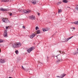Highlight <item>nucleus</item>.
<instances>
[{"label":"nucleus","instance_id":"e433bc0d","mask_svg":"<svg viewBox=\"0 0 78 78\" xmlns=\"http://www.w3.org/2000/svg\"><path fill=\"white\" fill-rule=\"evenodd\" d=\"M9 78H12V77H9Z\"/></svg>","mask_w":78,"mask_h":78},{"label":"nucleus","instance_id":"9d476101","mask_svg":"<svg viewBox=\"0 0 78 78\" xmlns=\"http://www.w3.org/2000/svg\"><path fill=\"white\" fill-rule=\"evenodd\" d=\"M0 62L1 63H5V60L4 59H0Z\"/></svg>","mask_w":78,"mask_h":78},{"label":"nucleus","instance_id":"f3484780","mask_svg":"<svg viewBox=\"0 0 78 78\" xmlns=\"http://www.w3.org/2000/svg\"><path fill=\"white\" fill-rule=\"evenodd\" d=\"M15 52L16 55H18L19 54V51L18 50L16 51Z\"/></svg>","mask_w":78,"mask_h":78},{"label":"nucleus","instance_id":"cd10ccee","mask_svg":"<svg viewBox=\"0 0 78 78\" xmlns=\"http://www.w3.org/2000/svg\"><path fill=\"white\" fill-rule=\"evenodd\" d=\"M73 54L75 55H76V52H73Z\"/></svg>","mask_w":78,"mask_h":78},{"label":"nucleus","instance_id":"c756f323","mask_svg":"<svg viewBox=\"0 0 78 78\" xmlns=\"http://www.w3.org/2000/svg\"><path fill=\"white\" fill-rule=\"evenodd\" d=\"M57 4L58 5H60V4H61V2H58Z\"/></svg>","mask_w":78,"mask_h":78},{"label":"nucleus","instance_id":"4c0bfd02","mask_svg":"<svg viewBox=\"0 0 78 78\" xmlns=\"http://www.w3.org/2000/svg\"><path fill=\"white\" fill-rule=\"evenodd\" d=\"M47 58L48 59V57L47 56Z\"/></svg>","mask_w":78,"mask_h":78},{"label":"nucleus","instance_id":"c9c22d12","mask_svg":"<svg viewBox=\"0 0 78 78\" xmlns=\"http://www.w3.org/2000/svg\"><path fill=\"white\" fill-rule=\"evenodd\" d=\"M67 8H70V7H68Z\"/></svg>","mask_w":78,"mask_h":78},{"label":"nucleus","instance_id":"a211bd4d","mask_svg":"<svg viewBox=\"0 0 78 78\" xmlns=\"http://www.w3.org/2000/svg\"><path fill=\"white\" fill-rule=\"evenodd\" d=\"M62 11V10L61 9L59 10L58 11V13H60V12H61Z\"/></svg>","mask_w":78,"mask_h":78},{"label":"nucleus","instance_id":"58836bf2","mask_svg":"<svg viewBox=\"0 0 78 78\" xmlns=\"http://www.w3.org/2000/svg\"><path fill=\"white\" fill-rule=\"evenodd\" d=\"M75 36H78V35H76Z\"/></svg>","mask_w":78,"mask_h":78},{"label":"nucleus","instance_id":"2eb2a0df","mask_svg":"<svg viewBox=\"0 0 78 78\" xmlns=\"http://www.w3.org/2000/svg\"><path fill=\"white\" fill-rule=\"evenodd\" d=\"M41 33V30H38L37 31V34H40Z\"/></svg>","mask_w":78,"mask_h":78},{"label":"nucleus","instance_id":"bb28decb","mask_svg":"<svg viewBox=\"0 0 78 78\" xmlns=\"http://www.w3.org/2000/svg\"><path fill=\"white\" fill-rule=\"evenodd\" d=\"M23 29H25V27L24 26H23Z\"/></svg>","mask_w":78,"mask_h":78},{"label":"nucleus","instance_id":"dca6fc26","mask_svg":"<svg viewBox=\"0 0 78 78\" xmlns=\"http://www.w3.org/2000/svg\"><path fill=\"white\" fill-rule=\"evenodd\" d=\"M73 37V36L72 37H70L68 38V39H67V41H69V39H72V38Z\"/></svg>","mask_w":78,"mask_h":78},{"label":"nucleus","instance_id":"a19ab883","mask_svg":"<svg viewBox=\"0 0 78 78\" xmlns=\"http://www.w3.org/2000/svg\"><path fill=\"white\" fill-rule=\"evenodd\" d=\"M8 0V2H9V0Z\"/></svg>","mask_w":78,"mask_h":78},{"label":"nucleus","instance_id":"1a4fd4ad","mask_svg":"<svg viewBox=\"0 0 78 78\" xmlns=\"http://www.w3.org/2000/svg\"><path fill=\"white\" fill-rule=\"evenodd\" d=\"M23 12H24V13H25V14H27V12H31V10H29L27 11L26 10H23Z\"/></svg>","mask_w":78,"mask_h":78},{"label":"nucleus","instance_id":"7ed1b4c3","mask_svg":"<svg viewBox=\"0 0 78 78\" xmlns=\"http://www.w3.org/2000/svg\"><path fill=\"white\" fill-rule=\"evenodd\" d=\"M31 3L34 5H36V3H39V1L38 0H32L31 1Z\"/></svg>","mask_w":78,"mask_h":78},{"label":"nucleus","instance_id":"ddd939ff","mask_svg":"<svg viewBox=\"0 0 78 78\" xmlns=\"http://www.w3.org/2000/svg\"><path fill=\"white\" fill-rule=\"evenodd\" d=\"M9 21L8 20H5V23H9Z\"/></svg>","mask_w":78,"mask_h":78},{"label":"nucleus","instance_id":"aec40b11","mask_svg":"<svg viewBox=\"0 0 78 78\" xmlns=\"http://www.w3.org/2000/svg\"><path fill=\"white\" fill-rule=\"evenodd\" d=\"M75 9H76V10H78V5L76 6Z\"/></svg>","mask_w":78,"mask_h":78},{"label":"nucleus","instance_id":"9b49d317","mask_svg":"<svg viewBox=\"0 0 78 78\" xmlns=\"http://www.w3.org/2000/svg\"><path fill=\"white\" fill-rule=\"evenodd\" d=\"M66 74H63L61 75V78H63L65 76H66Z\"/></svg>","mask_w":78,"mask_h":78},{"label":"nucleus","instance_id":"72a5a7b5","mask_svg":"<svg viewBox=\"0 0 78 78\" xmlns=\"http://www.w3.org/2000/svg\"><path fill=\"white\" fill-rule=\"evenodd\" d=\"M38 16H39L40 15V13H39L38 14Z\"/></svg>","mask_w":78,"mask_h":78},{"label":"nucleus","instance_id":"5701e85b","mask_svg":"<svg viewBox=\"0 0 78 78\" xmlns=\"http://www.w3.org/2000/svg\"><path fill=\"white\" fill-rule=\"evenodd\" d=\"M2 20L3 21V22H5V19L4 18H3L2 19Z\"/></svg>","mask_w":78,"mask_h":78},{"label":"nucleus","instance_id":"a878e982","mask_svg":"<svg viewBox=\"0 0 78 78\" xmlns=\"http://www.w3.org/2000/svg\"><path fill=\"white\" fill-rule=\"evenodd\" d=\"M56 77H57V78H61V76H57Z\"/></svg>","mask_w":78,"mask_h":78},{"label":"nucleus","instance_id":"0eeeda50","mask_svg":"<svg viewBox=\"0 0 78 78\" xmlns=\"http://www.w3.org/2000/svg\"><path fill=\"white\" fill-rule=\"evenodd\" d=\"M0 11H2L3 12H4V11H8V10L7 9H4L2 8H1L0 9Z\"/></svg>","mask_w":78,"mask_h":78},{"label":"nucleus","instance_id":"c85d7f7f","mask_svg":"<svg viewBox=\"0 0 78 78\" xmlns=\"http://www.w3.org/2000/svg\"><path fill=\"white\" fill-rule=\"evenodd\" d=\"M22 69H25V68H24L23 67V66H22Z\"/></svg>","mask_w":78,"mask_h":78},{"label":"nucleus","instance_id":"6e6552de","mask_svg":"<svg viewBox=\"0 0 78 78\" xmlns=\"http://www.w3.org/2000/svg\"><path fill=\"white\" fill-rule=\"evenodd\" d=\"M35 36V34L32 33L31 35H30V37L31 38V39H33Z\"/></svg>","mask_w":78,"mask_h":78},{"label":"nucleus","instance_id":"20e7f679","mask_svg":"<svg viewBox=\"0 0 78 78\" xmlns=\"http://www.w3.org/2000/svg\"><path fill=\"white\" fill-rule=\"evenodd\" d=\"M57 59L58 60H57V62H59V61H61V60H62V57L61 56V55H59L58 56Z\"/></svg>","mask_w":78,"mask_h":78},{"label":"nucleus","instance_id":"4be33fe9","mask_svg":"<svg viewBox=\"0 0 78 78\" xmlns=\"http://www.w3.org/2000/svg\"><path fill=\"white\" fill-rule=\"evenodd\" d=\"M3 41L2 40L0 39V43H2L3 42Z\"/></svg>","mask_w":78,"mask_h":78},{"label":"nucleus","instance_id":"473e14b6","mask_svg":"<svg viewBox=\"0 0 78 78\" xmlns=\"http://www.w3.org/2000/svg\"><path fill=\"white\" fill-rule=\"evenodd\" d=\"M75 52V53H76V54H77V53H78V52H77V51Z\"/></svg>","mask_w":78,"mask_h":78},{"label":"nucleus","instance_id":"f8f14e48","mask_svg":"<svg viewBox=\"0 0 78 78\" xmlns=\"http://www.w3.org/2000/svg\"><path fill=\"white\" fill-rule=\"evenodd\" d=\"M64 41H62V42H68L67 41V39H63Z\"/></svg>","mask_w":78,"mask_h":78},{"label":"nucleus","instance_id":"423d86ee","mask_svg":"<svg viewBox=\"0 0 78 78\" xmlns=\"http://www.w3.org/2000/svg\"><path fill=\"white\" fill-rule=\"evenodd\" d=\"M29 18L31 20H35V16H33V15L29 16Z\"/></svg>","mask_w":78,"mask_h":78},{"label":"nucleus","instance_id":"f257e3e1","mask_svg":"<svg viewBox=\"0 0 78 78\" xmlns=\"http://www.w3.org/2000/svg\"><path fill=\"white\" fill-rule=\"evenodd\" d=\"M22 45V44L19 42H16L12 44V46L13 48H19Z\"/></svg>","mask_w":78,"mask_h":78},{"label":"nucleus","instance_id":"2f4dec72","mask_svg":"<svg viewBox=\"0 0 78 78\" xmlns=\"http://www.w3.org/2000/svg\"><path fill=\"white\" fill-rule=\"evenodd\" d=\"M12 13H10V14H9V16H12Z\"/></svg>","mask_w":78,"mask_h":78},{"label":"nucleus","instance_id":"39448f33","mask_svg":"<svg viewBox=\"0 0 78 78\" xmlns=\"http://www.w3.org/2000/svg\"><path fill=\"white\" fill-rule=\"evenodd\" d=\"M7 35L8 32H7V30H5L3 36H4V37H7Z\"/></svg>","mask_w":78,"mask_h":78},{"label":"nucleus","instance_id":"79ce46f5","mask_svg":"<svg viewBox=\"0 0 78 78\" xmlns=\"http://www.w3.org/2000/svg\"><path fill=\"white\" fill-rule=\"evenodd\" d=\"M74 23V22H73V23Z\"/></svg>","mask_w":78,"mask_h":78},{"label":"nucleus","instance_id":"37998d69","mask_svg":"<svg viewBox=\"0 0 78 78\" xmlns=\"http://www.w3.org/2000/svg\"><path fill=\"white\" fill-rule=\"evenodd\" d=\"M77 50L78 51V49H77Z\"/></svg>","mask_w":78,"mask_h":78},{"label":"nucleus","instance_id":"7c9ffc66","mask_svg":"<svg viewBox=\"0 0 78 78\" xmlns=\"http://www.w3.org/2000/svg\"><path fill=\"white\" fill-rule=\"evenodd\" d=\"M8 27H6V30H7V29H8Z\"/></svg>","mask_w":78,"mask_h":78},{"label":"nucleus","instance_id":"6ab92c4d","mask_svg":"<svg viewBox=\"0 0 78 78\" xmlns=\"http://www.w3.org/2000/svg\"><path fill=\"white\" fill-rule=\"evenodd\" d=\"M43 31L45 32V31H48V30H46V29H43Z\"/></svg>","mask_w":78,"mask_h":78},{"label":"nucleus","instance_id":"393cba45","mask_svg":"<svg viewBox=\"0 0 78 78\" xmlns=\"http://www.w3.org/2000/svg\"><path fill=\"white\" fill-rule=\"evenodd\" d=\"M57 55V56H55V57H56V58H57V59H58V56H59V55Z\"/></svg>","mask_w":78,"mask_h":78},{"label":"nucleus","instance_id":"4468645a","mask_svg":"<svg viewBox=\"0 0 78 78\" xmlns=\"http://www.w3.org/2000/svg\"><path fill=\"white\" fill-rule=\"evenodd\" d=\"M63 3H67L68 2V1L67 0H63Z\"/></svg>","mask_w":78,"mask_h":78},{"label":"nucleus","instance_id":"412c9836","mask_svg":"<svg viewBox=\"0 0 78 78\" xmlns=\"http://www.w3.org/2000/svg\"><path fill=\"white\" fill-rule=\"evenodd\" d=\"M36 30H39V27H36L35 28Z\"/></svg>","mask_w":78,"mask_h":78},{"label":"nucleus","instance_id":"b1692460","mask_svg":"<svg viewBox=\"0 0 78 78\" xmlns=\"http://www.w3.org/2000/svg\"><path fill=\"white\" fill-rule=\"evenodd\" d=\"M39 63H40V64H42L41 65V66H43V63H42V62H39Z\"/></svg>","mask_w":78,"mask_h":78},{"label":"nucleus","instance_id":"f704fd0d","mask_svg":"<svg viewBox=\"0 0 78 78\" xmlns=\"http://www.w3.org/2000/svg\"><path fill=\"white\" fill-rule=\"evenodd\" d=\"M73 29H74V30H75V27H73Z\"/></svg>","mask_w":78,"mask_h":78},{"label":"nucleus","instance_id":"f03ea898","mask_svg":"<svg viewBox=\"0 0 78 78\" xmlns=\"http://www.w3.org/2000/svg\"><path fill=\"white\" fill-rule=\"evenodd\" d=\"M34 46H32L29 49H28L27 50V51L28 53H30L32 51H33L34 50Z\"/></svg>","mask_w":78,"mask_h":78},{"label":"nucleus","instance_id":"ea45409f","mask_svg":"<svg viewBox=\"0 0 78 78\" xmlns=\"http://www.w3.org/2000/svg\"><path fill=\"white\" fill-rule=\"evenodd\" d=\"M59 52L60 53V52H61V51H59Z\"/></svg>","mask_w":78,"mask_h":78}]
</instances>
